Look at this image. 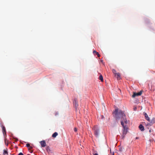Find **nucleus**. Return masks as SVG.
Here are the masks:
<instances>
[{
  "instance_id": "1",
  "label": "nucleus",
  "mask_w": 155,
  "mask_h": 155,
  "mask_svg": "<svg viewBox=\"0 0 155 155\" xmlns=\"http://www.w3.org/2000/svg\"><path fill=\"white\" fill-rule=\"evenodd\" d=\"M114 114L117 119H121V124L123 127L122 134L121 137L122 139H124L127 132V127H126L127 121L126 118V116L121 110H119L118 109L115 110Z\"/></svg>"
},
{
  "instance_id": "2",
  "label": "nucleus",
  "mask_w": 155,
  "mask_h": 155,
  "mask_svg": "<svg viewBox=\"0 0 155 155\" xmlns=\"http://www.w3.org/2000/svg\"><path fill=\"white\" fill-rule=\"evenodd\" d=\"M94 134L96 137H98L99 135V129L97 126H95L93 128Z\"/></svg>"
},
{
  "instance_id": "3",
  "label": "nucleus",
  "mask_w": 155,
  "mask_h": 155,
  "mask_svg": "<svg viewBox=\"0 0 155 155\" xmlns=\"http://www.w3.org/2000/svg\"><path fill=\"white\" fill-rule=\"evenodd\" d=\"M142 92H143L142 91H141L140 92H138L137 93H136V92H134L133 94L132 95V97L133 98H134V97H136L140 96L142 94Z\"/></svg>"
},
{
  "instance_id": "4",
  "label": "nucleus",
  "mask_w": 155,
  "mask_h": 155,
  "mask_svg": "<svg viewBox=\"0 0 155 155\" xmlns=\"http://www.w3.org/2000/svg\"><path fill=\"white\" fill-rule=\"evenodd\" d=\"M40 143L42 147H45L46 146V143L45 140L40 141Z\"/></svg>"
},
{
  "instance_id": "5",
  "label": "nucleus",
  "mask_w": 155,
  "mask_h": 155,
  "mask_svg": "<svg viewBox=\"0 0 155 155\" xmlns=\"http://www.w3.org/2000/svg\"><path fill=\"white\" fill-rule=\"evenodd\" d=\"M144 115L145 116V118L148 121H150V118L146 113H144Z\"/></svg>"
},
{
  "instance_id": "6",
  "label": "nucleus",
  "mask_w": 155,
  "mask_h": 155,
  "mask_svg": "<svg viewBox=\"0 0 155 155\" xmlns=\"http://www.w3.org/2000/svg\"><path fill=\"white\" fill-rule=\"evenodd\" d=\"M74 104L76 109H77L78 106V102L75 100L74 102Z\"/></svg>"
},
{
  "instance_id": "7",
  "label": "nucleus",
  "mask_w": 155,
  "mask_h": 155,
  "mask_svg": "<svg viewBox=\"0 0 155 155\" xmlns=\"http://www.w3.org/2000/svg\"><path fill=\"white\" fill-rule=\"evenodd\" d=\"M139 127L140 129L142 131H143L144 130V127L141 124L139 125Z\"/></svg>"
},
{
  "instance_id": "8",
  "label": "nucleus",
  "mask_w": 155,
  "mask_h": 155,
  "mask_svg": "<svg viewBox=\"0 0 155 155\" xmlns=\"http://www.w3.org/2000/svg\"><path fill=\"white\" fill-rule=\"evenodd\" d=\"M118 80H120V74L119 73H117V75L115 76Z\"/></svg>"
},
{
  "instance_id": "9",
  "label": "nucleus",
  "mask_w": 155,
  "mask_h": 155,
  "mask_svg": "<svg viewBox=\"0 0 155 155\" xmlns=\"http://www.w3.org/2000/svg\"><path fill=\"white\" fill-rule=\"evenodd\" d=\"M3 154L4 155H8V152L7 149H6V150H3Z\"/></svg>"
},
{
  "instance_id": "10",
  "label": "nucleus",
  "mask_w": 155,
  "mask_h": 155,
  "mask_svg": "<svg viewBox=\"0 0 155 155\" xmlns=\"http://www.w3.org/2000/svg\"><path fill=\"white\" fill-rule=\"evenodd\" d=\"M151 124H153L155 123V118H153V119L149 121Z\"/></svg>"
},
{
  "instance_id": "11",
  "label": "nucleus",
  "mask_w": 155,
  "mask_h": 155,
  "mask_svg": "<svg viewBox=\"0 0 155 155\" xmlns=\"http://www.w3.org/2000/svg\"><path fill=\"white\" fill-rule=\"evenodd\" d=\"M46 149L48 153H50L51 152V150H50V147L48 146L47 147H46Z\"/></svg>"
},
{
  "instance_id": "12",
  "label": "nucleus",
  "mask_w": 155,
  "mask_h": 155,
  "mask_svg": "<svg viewBox=\"0 0 155 155\" xmlns=\"http://www.w3.org/2000/svg\"><path fill=\"white\" fill-rule=\"evenodd\" d=\"M93 53L94 54H96L97 56L99 57L100 56V55L99 54V53L98 52H97L96 51L94 50L93 51Z\"/></svg>"
},
{
  "instance_id": "13",
  "label": "nucleus",
  "mask_w": 155,
  "mask_h": 155,
  "mask_svg": "<svg viewBox=\"0 0 155 155\" xmlns=\"http://www.w3.org/2000/svg\"><path fill=\"white\" fill-rule=\"evenodd\" d=\"M2 131H3V134H4V133L5 134H6V129H5V127L4 126H2Z\"/></svg>"
},
{
  "instance_id": "14",
  "label": "nucleus",
  "mask_w": 155,
  "mask_h": 155,
  "mask_svg": "<svg viewBox=\"0 0 155 155\" xmlns=\"http://www.w3.org/2000/svg\"><path fill=\"white\" fill-rule=\"evenodd\" d=\"M58 135V134L57 132H55L52 135V137L55 138V137Z\"/></svg>"
},
{
  "instance_id": "15",
  "label": "nucleus",
  "mask_w": 155,
  "mask_h": 155,
  "mask_svg": "<svg viewBox=\"0 0 155 155\" xmlns=\"http://www.w3.org/2000/svg\"><path fill=\"white\" fill-rule=\"evenodd\" d=\"M26 146L27 147L29 148V150H30L32 148V147L30 146V144L28 143H27L26 144Z\"/></svg>"
},
{
  "instance_id": "16",
  "label": "nucleus",
  "mask_w": 155,
  "mask_h": 155,
  "mask_svg": "<svg viewBox=\"0 0 155 155\" xmlns=\"http://www.w3.org/2000/svg\"><path fill=\"white\" fill-rule=\"evenodd\" d=\"M112 72L115 75V76H116L117 73L116 72V71L114 69H113L112 70Z\"/></svg>"
},
{
  "instance_id": "17",
  "label": "nucleus",
  "mask_w": 155,
  "mask_h": 155,
  "mask_svg": "<svg viewBox=\"0 0 155 155\" xmlns=\"http://www.w3.org/2000/svg\"><path fill=\"white\" fill-rule=\"evenodd\" d=\"M99 79L102 82L103 81V76L102 75H100L99 77Z\"/></svg>"
},
{
  "instance_id": "18",
  "label": "nucleus",
  "mask_w": 155,
  "mask_h": 155,
  "mask_svg": "<svg viewBox=\"0 0 155 155\" xmlns=\"http://www.w3.org/2000/svg\"><path fill=\"white\" fill-rule=\"evenodd\" d=\"M6 139H5V145H6L7 146H8V143H7L6 142Z\"/></svg>"
},
{
  "instance_id": "19",
  "label": "nucleus",
  "mask_w": 155,
  "mask_h": 155,
  "mask_svg": "<svg viewBox=\"0 0 155 155\" xmlns=\"http://www.w3.org/2000/svg\"><path fill=\"white\" fill-rule=\"evenodd\" d=\"M74 131L75 132H77V128L76 127H75L74 129Z\"/></svg>"
},
{
  "instance_id": "20",
  "label": "nucleus",
  "mask_w": 155,
  "mask_h": 155,
  "mask_svg": "<svg viewBox=\"0 0 155 155\" xmlns=\"http://www.w3.org/2000/svg\"><path fill=\"white\" fill-rule=\"evenodd\" d=\"M58 112H56L55 113V115L56 116H57L58 115Z\"/></svg>"
},
{
  "instance_id": "21",
  "label": "nucleus",
  "mask_w": 155,
  "mask_h": 155,
  "mask_svg": "<svg viewBox=\"0 0 155 155\" xmlns=\"http://www.w3.org/2000/svg\"><path fill=\"white\" fill-rule=\"evenodd\" d=\"M15 141L16 142H17L18 140V139L17 138H15Z\"/></svg>"
},
{
  "instance_id": "22",
  "label": "nucleus",
  "mask_w": 155,
  "mask_h": 155,
  "mask_svg": "<svg viewBox=\"0 0 155 155\" xmlns=\"http://www.w3.org/2000/svg\"><path fill=\"white\" fill-rule=\"evenodd\" d=\"M18 155H23V154L22 153H20Z\"/></svg>"
},
{
  "instance_id": "23",
  "label": "nucleus",
  "mask_w": 155,
  "mask_h": 155,
  "mask_svg": "<svg viewBox=\"0 0 155 155\" xmlns=\"http://www.w3.org/2000/svg\"><path fill=\"white\" fill-rule=\"evenodd\" d=\"M93 154H94V155H98V154L97 153H95L94 154L93 153Z\"/></svg>"
},
{
  "instance_id": "24",
  "label": "nucleus",
  "mask_w": 155,
  "mask_h": 155,
  "mask_svg": "<svg viewBox=\"0 0 155 155\" xmlns=\"http://www.w3.org/2000/svg\"><path fill=\"white\" fill-rule=\"evenodd\" d=\"M30 152L31 153H32L33 152V151L32 150H31L30 151Z\"/></svg>"
},
{
  "instance_id": "25",
  "label": "nucleus",
  "mask_w": 155,
  "mask_h": 155,
  "mask_svg": "<svg viewBox=\"0 0 155 155\" xmlns=\"http://www.w3.org/2000/svg\"><path fill=\"white\" fill-rule=\"evenodd\" d=\"M136 139H138V137H136Z\"/></svg>"
},
{
  "instance_id": "26",
  "label": "nucleus",
  "mask_w": 155,
  "mask_h": 155,
  "mask_svg": "<svg viewBox=\"0 0 155 155\" xmlns=\"http://www.w3.org/2000/svg\"><path fill=\"white\" fill-rule=\"evenodd\" d=\"M135 109H136V108H134V110H135Z\"/></svg>"
},
{
  "instance_id": "27",
  "label": "nucleus",
  "mask_w": 155,
  "mask_h": 155,
  "mask_svg": "<svg viewBox=\"0 0 155 155\" xmlns=\"http://www.w3.org/2000/svg\"><path fill=\"white\" fill-rule=\"evenodd\" d=\"M135 109H136V108H134V110H135Z\"/></svg>"
},
{
  "instance_id": "28",
  "label": "nucleus",
  "mask_w": 155,
  "mask_h": 155,
  "mask_svg": "<svg viewBox=\"0 0 155 155\" xmlns=\"http://www.w3.org/2000/svg\"><path fill=\"white\" fill-rule=\"evenodd\" d=\"M135 109H136V108H134V110H135Z\"/></svg>"
},
{
  "instance_id": "29",
  "label": "nucleus",
  "mask_w": 155,
  "mask_h": 155,
  "mask_svg": "<svg viewBox=\"0 0 155 155\" xmlns=\"http://www.w3.org/2000/svg\"><path fill=\"white\" fill-rule=\"evenodd\" d=\"M102 118H103V117H104L103 116H102Z\"/></svg>"
}]
</instances>
